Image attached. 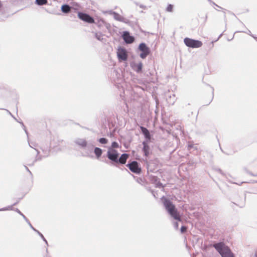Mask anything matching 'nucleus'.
Masks as SVG:
<instances>
[{
    "label": "nucleus",
    "instance_id": "nucleus-15",
    "mask_svg": "<svg viewBox=\"0 0 257 257\" xmlns=\"http://www.w3.org/2000/svg\"><path fill=\"white\" fill-rule=\"evenodd\" d=\"M123 39L127 44L132 43L134 41V38L131 36L128 32H125L123 35Z\"/></svg>",
    "mask_w": 257,
    "mask_h": 257
},
{
    "label": "nucleus",
    "instance_id": "nucleus-14",
    "mask_svg": "<svg viewBox=\"0 0 257 257\" xmlns=\"http://www.w3.org/2000/svg\"><path fill=\"white\" fill-rule=\"evenodd\" d=\"M140 129L142 133L144 135V137L147 140V141H149L151 139V135L149 130L147 128L142 126H140Z\"/></svg>",
    "mask_w": 257,
    "mask_h": 257
},
{
    "label": "nucleus",
    "instance_id": "nucleus-11",
    "mask_svg": "<svg viewBox=\"0 0 257 257\" xmlns=\"http://www.w3.org/2000/svg\"><path fill=\"white\" fill-rule=\"evenodd\" d=\"M74 142L82 149H83L84 147H86V145L88 143L85 139L81 138L76 139L74 141Z\"/></svg>",
    "mask_w": 257,
    "mask_h": 257
},
{
    "label": "nucleus",
    "instance_id": "nucleus-21",
    "mask_svg": "<svg viewBox=\"0 0 257 257\" xmlns=\"http://www.w3.org/2000/svg\"><path fill=\"white\" fill-rule=\"evenodd\" d=\"M17 204V203H15L14 204L11 206H9L8 207H4L0 209V211H6V210H11L13 209V206L14 205H15Z\"/></svg>",
    "mask_w": 257,
    "mask_h": 257
},
{
    "label": "nucleus",
    "instance_id": "nucleus-44",
    "mask_svg": "<svg viewBox=\"0 0 257 257\" xmlns=\"http://www.w3.org/2000/svg\"><path fill=\"white\" fill-rule=\"evenodd\" d=\"M140 7L142 8H144V6L143 5H141L140 6Z\"/></svg>",
    "mask_w": 257,
    "mask_h": 257
},
{
    "label": "nucleus",
    "instance_id": "nucleus-25",
    "mask_svg": "<svg viewBox=\"0 0 257 257\" xmlns=\"http://www.w3.org/2000/svg\"><path fill=\"white\" fill-rule=\"evenodd\" d=\"M173 6L171 4H169L166 8V11L168 12H172L173 11Z\"/></svg>",
    "mask_w": 257,
    "mask_h": 257
},
{
    "label": "nucleus",
    "instance_id": "nucleus-16",
    "mask_svg": "<svg viewBox=\"0 0 257 257\" xmlns=\"http://www.w3.org/2000/svg\"><path fill=\"white\" fill-rule=\"evenodd\" d=\"M133 69L137 73L140 72L143 68V64L142 62H139L137 64H135L133 66H132Z\"/></svg>",
    "mask_w": 257,
    "mask_h": 257
},
{
    "label": "nucleus",
    "instance_id": "nucleus-6",
    "mask_svg": "<svg viewBox=\"0 0 257 257\" xmlns=\"http://www.w3.org/2000/svg\"><path fill=\"white\" fill-rule=\"evenodd\" d=\"M78 17L82 21L87 22L89 24H92L94 23V19L87 14L78 12Z\"/></svg>",
    "mask_w": 257,
    "mask_h": 257
},
{
    "label": "nucleus",
    "instance_id": "nucleus-32",
    "mask_svg": "<svg viewBox=\"0 0 257 257\" xmlns=\"http://www.w3.org/2000/svg\"><path fill=\"white\" fill-rule=\"evenodd\" d=\"M187 230V227L185 226H182L180 229L181 232L182 233L185 232Z\"/></svg>",
    "mask_w": 257,
    "mask_h": 257
},
{
    "label": "nucleus",
    "instance_id": "nucleus-12",
    "mask_svg": "<svg viewBox=\"0 0 257 257\" xmlns=\"http://www.w3.org/2000/svg\"><path fill=\"white\" fill-rule=\"evenodd\" d=\"M148 141H145L143 142V151L145 156L147 157L149 155L150 147L148 145Z\"/></svg>",
    "mask_w": 257,
    "mask_h": 257
},
{
    "label": "nucleus",
    "instance_id": "nucleus-42",
    "mask_svg": "<svg viewBox=\"0 0 257 257\" xmlns=\"http://www.w3.org/2000/svg\"><path fill=\"white\" fill-rule=\"evenodd\" d=\"M225 11H226V10H224V11H223V13L224 14V17H226Z\"/></svg>",
    "mask_w": 257,
    "mask_h": 257
},
{
    "label": "nucleus",
    "instance_id": "nucleus-22",
    "mask_svg": "<svg viewBox=\"0 0 257 257\" xmlns=\"http://www.w3.org/2000/svg\"><path fill=\"white\" fill-rule=\"evenodd\" d=\"M98 141L101 144H106L108 142V140L104 138H101Z\"/></svg>",
    "mask_w": 257,
    "mask_h": 257
},
{
    "label": "nucleus",
    "instance_id": "nucleus-34",
    "mask_svg": "<svg viewBox=\"0 0 257 257\" xmlns=\"http://www.w3.org/2000/svg\"><path fill=\"white\" fill-rule=\"evenodd\" d=\"M246 33L248 35H249L251 36V37H252L255 39H257V37H255V36H254L253 35L251 34V32L249 30H248L247 32H246Z\"/></svg>",
    "mask_w": 257,
    "mask_h": 257
},
{
    "label": "nucleus",
    "instance_id": "nucleus-36",
    "mask_svg": "<svg viewBox=\"0 0 257 257\" xmlns=\"http://www.w3.org/2000/svg\"><path fill=\"white\" fill-rule=\"evenodd\" d=\"M7 111V112L9 113V114L12 116L13 117L16 121H18V120L17 119V118L12 114V113L8 110H6Z\"/></svg>",
    "mask_w": 257,
    "mask_h": 257
},
{
    "label": "nucleus",
    "instance_id": "nucleus-27",
    "mask_svg": "<svg viewBox=\"0 0 257 257\" xmlns=\"http://www.w3.org/2000/svg\"><path fill=\"white\" fill-rule=\"evenodd\" d=\"M25 221L27 222V223L28 224V225H29V226L34 231H35L36 232H37V231L38 230H37L36 229H35L33 226V225H32V224L31 223V222L29 221V220L27 219L26 220H25Z\"/></svg>",
    "mask_w": 257,
    "mask_h": 257
},
{
    "label": "nucleus",
    "instance_id": "nucleus-28",
    "mask_svg": "<svg viewBox=\"0 0 257 257\" xmlns=\"http://www.w3.org/2000/svg\"><path fill=\"white\" fill-rule=\"evenodd\" d=\"M28 143H29V146L31 148H34L36 151L37 154H39V151L34 148L36 146V144L35 143H30L29 141H28Z\"/></svg>",
    "mask_w": 257,
    "mask_h": 257
},
{
    "label": "nucleus",
    "instance_id": "nucleus-39",
    "mask_svg": "<svg viewBox=\"0 0 257 257\" xmlns=\"http://www.w3.org/2000/svg\"><path fill=\"white\" fill-rule=\"evenodd\" d=\"M152 195L154 196V197L156 198V195H155V192L153 190L151 191Z\"/></svg>",
    "mask_w": 257,
    "mask_h": 257
},
{
    "label": "nucleus",
    "instance_id": "nucleus-20",
    "mask_svg": "<svg viewBox=\"0 0 257 257\" xmlns=\"http://www.w3.org/2000/svg\"><path fill=\"white\" fill-rule=\"evenodd\" d=\"M47 0H36L35 4L38 6H43L47 4Z\"/></svg>",
    "mask_w": 257,
    "mask_h": 257
},
{
    "label": "nucleus",
    "instance_id": "nucleus-30",
    "mask_svg": "<svg viewBox=\"0 0 257 257\" xmlns=\"http://www.w3.org/2000/svg\"><path fill=\"white\" fill-rule=\"evenodd\" d=\"M16 211L17 212H18L20 215H21L23 217V218L25 219V220L27 219V218L25 216V215H24L23 213H22L19 209L17 208L16 209Z\"/></svg>",
    "mask_w": 257,
    "mask_h": 257
},
{
    "label": "nucleus",
    "instance_id": "nucleus-43",
    "mask_svg": "<svg viewBox=\"0 0 257 257\" xmlns=\"http://www.w3.org/2000/svg\"><path fill=\"white\" fill-rule=\"evenodd\" d=\"M191 147H192V145H188V148H191Z\"/></svg>",
    "mask_w": 257,
    "mask_h": 257
},
{
    "label": "nucleus",
    "instance_id": "nucleus-24",
    "mask_svg": "<svg viewBox=\"0 0 257 257\" xmlns=\"http://www.w3.org/2000/svg\"><path fill=\"white\" fill-rule=\"evenodd\" d=\"M94 23L96 24L97 26H100L104 25L105 22L102 19H100L98 20L97 22L94 21Z\"/></svg>",
    "mask_w": 257,
    "mask_h": 257
},
{
    "label": "nucleus",
    "instance_id": "nucleus-17",
    "mask_svg": "<svg viewBox=\"0 0 257 257\" xmlns=\"http://www.w3.org/2000/svg\"><path fill=\"white\" fill-rule=\"evenodd\" d=\"M61 9L63 13L67 14L70 12L71 7L67 4H65L61 6Z\"/></svg>",
    "mask_w": 257,
    "mask_h": 257
},
{
    "label": "nucleus",
    "instance_id": "nucleus-9",
    "mask_svg": "<svg viewBox=\"0 0 257 257\" xmlns=\"http://www.w3.org/2000/svg\"><path fill=\"white\" fill-rule=\"evenodd\" d=\"M127 166L132 172L135 173L139 174L141 171V169L139 167L138 163L137 161H133L132 163L128 164Z\"/></svg>",
    "mask_w": 257,
    "mask_h": 257
},
{
    "label": "nucleus",
    "instance_id": "nucleus-31",
    "mask_svg": "<svg viewBox=\"0 0 257 257\" xmlns=\"http://www.w3.org/2000/svg\"><path fill=\"white\" fill-rule=\"evenodd\" d=\"M170 99L172 98L173 100H172V101H171L169 102V103L170 104H173L174 103V102H175V100H176L175 94H173L172 96H170Z\"/></svg>",
    "mask_w": 257,
    "mask_h": 257
},
{
    "label": "nucleus",
    "instance_id": "nucleus-7",
    "mask_svg": "<svg viewBox=\"0 0 257 257\" xmlns=\"http://www.w3.org/2000/svg\"><path fill=\"white\" fill-rule=\"evenodd\" d=\"M94 148V145L92 143H88L86 147H84L83 149L84 152V156L87 157H92V152Z\"/></svg>",
    "mask_w": 257,
    "mask_h": 257
},
{
    "label": "nucleus",
    "instance_id": "nucleus-33",
    "mask_svg": "<svg viewBox=\"0 0 257 257\" xmlns=\"http://www.w3.org/2000/svg\"><path fill=\"white\" fill-rule=\"evenodd\" d=\"M210 4L216 6L217 7H218V8L219 9H223L221 7H219V6L217 5L215 3H214V2H213L211 0H207Z\"/></svg>",
    "mask_w": 257,
    "mask_h": 257
},
{
    "label": "nucleus",
    "instance_id": "nucleus-18",
    "mask_svg": "<svg viewBox=\"0 0 257 257\" xmlns=\"http://www.w3.org/2000/svg\"><path fill=\"white\" fill-rule=\"evenodd\" d=\"M94 149V153L95 154L97 159H99L102 154V150L101 149L99 148H98V147H95Z\"/></svg>",
    "mask_w": 257,
    "mask_h": 257
},
{
    "label": "nucleus",
    "instance_id": "nucleus-3",
    "mask_svg": "<svg viewBox=\"0 0 257 257\" xmlns=\"http://www.w3.org/2000/svg\"><path fill=\"white\" fill-rule=\"evenodd\" d=\"M184 44L188 47L192 48H198L202 46L201 41L194 40L189 38H185L184 39Z\"/></svg>",
    "mask_w": 257,
    "mask_h": 257
},
{
    "label": "nucleus",
    "instance_id": "nucleus-4",
    "mask_svg": "<svg viewBox=\"0 0 257 257\" xmlns=\"http://www.w3.org/2000/svg\"><path fill=\"white\" fill-rule=\"evenodd\" d=\"M107 157L109 160L116 163L119 157V153L116 150L109 148L107 152Z\"/></svg>",
    "mask_w": 257,
    "mask_h": 257
},
{
    "label": "nucleus",
    "instance_id": "nucleus-19",
    "mask_svg": "<svg viewBox=\"0 0 257 257\" xmlns=\"http://www.w3.org/2000/svg\"><path fill=\"white\" fill-rule=\"evenodd\" d=\"M95 38L99 41H102L103 40V35L101 32L93 33Z\"/></svg>",
    "mask_w": 257,
    "mask_h": 257
},
{
    "label": "nucleus",
    "instance_id": "nucleus-35",
    "mask_svg": "<svg viewBox=\"0 0 257 257\" xmlns=\"http://www.w3.org/2000/svg\"><path fill=\"white\" fill-rule=\"evenodd\" d=\"M174 227L176 229L178 228V223L177 222H174L173 223Z\"/></svg>",
    "mask_w": 257,
    "mask_h": 257
},
{
    "label": "nucleus",
    "instance_id": "nucleus-1",
    "mask_svg": "<svg viewBox=\"0 0 257 257\" xmlns=\"http://www.w3.org/2000/svg\"><path fill=\"white\" fill-rule=\"evenodd\" d=\"M164 206L171 217H172L175 220L181 221L180 216L175 206L173 203L169 199L164 198V197L162 198Z\"/></svg>",
    "mask_w": 257,
    "mask_h": 257
},
{
    "label": "nucleus",
    "instance_id": "nucleus-2",
    "mask_svg": "<svg viewBox=\"0 0 257 257\" xmlns=\"http://www.w3.org/2000/svg\"><path fill=\"white\" fill-rule=\"evenodd\" d=\"M214 247L220 254L222 257H233L230 248L223 243L219 242L213 245Z\"/></svg>",
    "mask_w": 257,
    "mask_h": 257
},
{
    "label": "nucleus",
    "instance_id": "nucleus-41",
    "mask_svg": "<svg viewBox=\"0 0 257 257\" xmlns=\"http://www.w3.org/2000/svg\"><path fill=\"white\" fill-rule=\"evenodd\" d=\"M218 171H219V172L221 174H222V171H221L220 169H219V170H218Z\"/></svg>",
    "mask_w": 257,
    "mask_h": 257
},
{
    "label": "nucleus",
    "instance_id": "nucleus-10",
    "mask_svg": "<svg viewBox=\"0 0 257 257\" xmlns=\"http://www.w3.org/2000/svg\"><path fill=\"white\" fill-rule=\"evenodd\" d=\"M109 14L112 15L114 19L117 21L123 22L124 23H127L128 22V20L124 18L123 17H122L119 14H118L115 12L111 11H110Z\"/></svg>",
    "mask_w": 257,
    "mask_h": 257
},
{
    "label": "nucleus",
    "instance_id": "nucleus-29",
    "mask_svg": "<svg viewBox=\"0 0 257 257\" xmlns=\"http://www.w3.org/2000/svg\"><path fill=\"white\" fill-rule=\"evenodd\" d=\"M20 123H21V124L22 125V127L23 128L25 133L26 134L27 136V138H28V139H29V135H28V133L27 132V130L25 127V126L24 125V123L23 122H20Z\"/></svg>",
    "mask_w": 257,
    "mask_h": 257
},
{
    "label": "nucleus",
    "instance_id": "nucleus-5",
    "mask_svg": "<svg viewBox=\"0 0 257 257\" xmlns=\"http://www.w3.org/2000/svg\"><path fill=\"white\" fill-rule=\"evenodd\" d=\"M139 49L142 52L140 56L142 59L146 58L150 52V49L144 43H142L139 45Z\"/></svg>",
    "mask_w": 257,
    "mask_h": 257
},
{
    "label": "nucleus",
    "instance_id": "nucleus-8",
    "mask_svg": "<svg viewBox=\"0 0 257 257\" xmlns=\"http://www.w3.org/2000/svg\"><path fill=\"white\" fill-rule=\"evenodd\" d=\"M117 55L119 60L126 61L127 59V54L124 48L119 47L117 49Z\"/></svg>",
    "mask_w": 257,
    "mask_h": 257
},
{
    "label": "nucleus",
    "instance_id": "nucleus-37",
    "mask_svg": "<svg viewBox=\"0 0 257 257\" xmlns=\"http://www.w3.org/2000/svg\"><path fill=\"white\" fill-rule=\"evenodd\" d=\"M246 173H247L248 174H249L250 175L252 176H254V177H257V173L256 174H253L251 172H249L248 171H247V170L246 171Z\"/></svg>",
    "mask_w": 257,
    "mask_h": 257
},
{
    "label": "nucleus",
    "instance_id": "nucleus-26",
    "mask_svg": "<svg viewBox=\"0 0 257 257\" xmlns=\"http://www.w3.org/2000/svg\"><path fill=\"white\" fill-rule=\"evenodd\" d=\"M118 144L116 142H113L111 144V146L110 148L114 149V148H118Z\"/></svg>",
    "mask_w": 257,
    "mask_h": 257
},
{
    "label": "nucleus",
    "instance_id": "nucleus-40",
    "mask_svg": "<svg viewBox=\"0 0 257 257\" xmlns=\"http://www.w3.org/2000/svg\"><path fill=\"white\" fill-rule=\"evenodd\" d=\"M157 187H162V184H161V183H159L157 184Z\"/></svg>",
    "mask_w": 257,
    "mask_h": 257
},
{
    "label": "nucleus",
    "instance_id": "nucleus-38",
    "mask_svg": "<svg viewBox=\"0 0 257 257\" xmlns=\"http://www.w3.org/2000/svg\"><path fill=\"white\" fill-rule=\"evenodd\" d=\"M25 167L26 170L30 173V174L31 175H32V174L31 172L30 171V170L29 169V168L27 166H25Z\"/></svg>",
    "mask_w": 257,
    "mask_h": 257
},
{
    "label": "nucleus",
    "instance_id": "nucleus-13",
    "mask_svg": "<svg viewBox=\"0 0 257 257\" xmlns=\"http://www.w3.org/2000/svg\"><path fill=\"white\" fill-rule=\"evenodd\" d=\"M128 157L127 154H122L120 157L118 158L117 162L116 163H120L121 164H125L126 160Z\"/></svg>",
    "mask_w": 257,
    "mask_h": 257
},
{
    "label": "nucleus",
    "instance_id": "nucleus-23",
    "mask_svg": "<svg viewBox=\"0 0 257 257\" xmlns=\"http://www.w3.org/2000/svg\"><path fill=\"white\" fill-rule=\"evenodd\" d=\"M36 232L40 236V238H41L44 240V241H45V243L48 245V242H47V240L45 239V238L44 237V236H43V235L38 230H37Z\"/></svg>",
    "mask_w": 257,
    "mask_h": 257
}]
</instances>
